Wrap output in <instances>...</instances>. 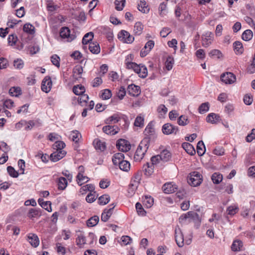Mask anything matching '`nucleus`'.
<instances>
[{
    "label": "nucleus",
    "instance_id": "nucleus-1",
    "mask_svg": "<svg viewBox=\"0 0 255 255\" xmlns=\"http://www.w3.org/2000/svg\"><path fill=\"white\" fill-rule=\"evenodd\" d=\"M150 138L146 137L140 142L134 155L135 161H140L144 157L149 145Z\"/></svg>",
    "mask_w": 255,
    "mask_h": 255
},
{
    "label": "nucleus",
    "instance_id": "nucleus-2",
    "mask_svg": "<svg viewBox=\"0 0 255 255\" xmlns=\"http://www.w3.org/2000/svg\"><path fill=\"white\" fill-rule=\"evenodd\" d=\"M188 183L192 186H198L202 183V176L197 171H193L190 173V176L188 177Z\"/></svg>",
    "mask_w": 255,
    "mask_h": 255
},
{
    "label": "nucleus",
    "instance_id": "nucleus-3",
    "mask_svg": "<svg viewBox=\"0 0 255 255\" xmlns=\"http://www.w3.org/2000/svg\"><path fill=\"white\" fill-rule=\"evenodd\" d=\"M118 38L124 43L130 44L134 40V37L127 31L125 30H121L118 34Z\"/></svg>",
    "mask_w": 255,
    "mask_h": 255
},
{
    "label": "nucleus",
    "instance_id": "nucleus-4",
    "mask_svg": "<svg viewBox=\"0 0 255 255\" xmlns=\"http://www.w3.org/2000/svg\"><path fill=\"white\" fill-rule=\"evenodd\" d=\"M162 131L164 134H176L179 131L178 127L174 126L170 123H166L163 125L162 127Z\"/></svg>",
    "mask_w": 255,
    "mask_h": 255
},
{
    "label": "nucleus",
    "instance_id": "nucleus-5",
    "mask_svg": "<svg viewBox=\"0 0 255 255\" xmlns=\"http://www.w3.org/2000/svg\"><path fill=\"white\" fill-rule=\"evenodd\" d=\"M221 80L226 84H232L236 82V77L231 72H227L221 75Z\"/></svg>",
    "mask_w": 255,
    "mask_h": 255
},
{
    "label": "nucleus",
    "instance_id": "nucleus-6",
    "mask_svg": "<svg viewBox=\"0 0 255 255\" xmlns=\"http://www.w3.org/2000/svg\"><path fill=\"white\" fill-rule=\"evenodd\" d=\"M213 34L211 32L207 31L202 36V46L205 47H208L213 41Z\"/></svg>",
    "mask_w": 255,
    "mask_h": 255
},
{
    "label": "nucleus",
    "instance_id": "nucleus-7",
    "mask_svg": "<svg viewBox=\"0 0 255 255\" xmlns=\"http://www.w3.org/2000/svg\"><path fill=\"white\" fill-rule=\"evenodd\" d=\"M52 82L50 77L46 76L42 80L41 83V90L46 93H48L52 87Z\"/></svg>",
    "mask_w": 255,
    "mask_h": 255
},
{
    "label": "nucleus",
    "instance_id": "nucleus-8",
    "mask_svg": "<svg viewBox=\"0 0 255 255\" xmlns=\"http://www.w3.org/2000/svg\"><path fill=\"white\" fill-rule=\"evenodd\" d=\"M162 189L165 193L171 194L177 191V186L173 182H168L162 186Z\"/></svg>",
    "mask_w": 255,
    "mask_h": 255
},
{
    "label": "nucleus",
    "instance_id": "nucleus-9",
    "mask_svg": "<svg viewBox=\"0 0 255 255\" xmlns=\"http://www.w3.org/2000/svg\"><path fill=\"white\" fill-rule=\"evenodd\" d=\"M117 146L120 151L127 152L130 149V145L128 143L127 140L124 139H120L117 143Z\"/></svg>",
    "mask_w": 255,
    "mask_h": 255
},
{
    "label": "nucleus",
    "instance_id": "nucleus-10",
    "mask_svg": "<svg viewBox=\"0 0 255 255\" xmlns=\"http://www.w3.org/2000/svg\"><path fill=\"white\" fill-rule=\"evenodd\" d=\"M154 46V42L153 40L148 41L145 44L144 47L141 50L140 56L141 57L146 56Z\"/></svg>",
    "mask_w": 255,
    "mask_h": 255
},
{
    "label": "nucleus",
    "instance_id": "nucleus-11",
    "mask_svg": "<svg viewBox=\"0 0 255 255\" xmlns=\"http://www.w3.org/2000/svg\"><path fill=\"white\" fill-rule=\"evenodd\" d=\"M60 35L62 38H67L68 41H71L75 38L74 35H70V29L67 27H63L61 28Z\"/></svg>",
    "mask_w": 255,
    "mask_h": 255
},
{
    "label": "nucleus",
    "instance_id": "nucleus-12",
    "mask_svg": "<svg viewBox=\"0 0 255 255\" xmlns=\"http://www.w3.org/2000/svg\"><path fill=\"white\" fill-rule=\"evenodd\" d=\"M103 131L107 134L115 135L120 131V128L117 126L108 125L103 127Z\"/></svg>",
    "mask_w": 255,
    "mask_h": 255
},
{
    "label": "nucleus",
    "instance_id": "nucleus-13",
    "mask_svg": "<svg viewBox=\"0 0 255 255\" xmlns=\"http://www.w3.org/2000/svg\"><path fill=\"white\" fill-rule=\"evenodd\" d=\"M192 213H196L193 211H189L186 214H183L181 215L179 218V221L181 223H184L186 221H187V223L193 222V218H192V216H194V215L192 214Z\"/></svg>",
    "mask_w": 255,
    "mask_h": 255
},
{
    "label": "nucleus",
    "instance_id": "nucleus-14",
    "mask_svg": "<svg viewBox=\"0 0 255 255\" xmlns=\"http://www.w3.org/2000/svg\"><path fill=\"white\" fill-rule=\"evenodd\" d=\"M128 55L126 59V64L127 68L129 69H132L135 73H138L140 71V68L142 64L137 65L134 62H130L129 61V58Z\"/></svg>",
    "mask_w": 255,
    "mask_h": 255
},
{
    "label": "nucleus",
    "instance_id": "nucleus-15",
    "mask_svg": "<svg viewBox=\"0 0 255 255\" xmlns=\"http://www.w3.org/2000/svg\"><path fill=\"white\" fill-rule=\"evenodd\" d=\"M128 93L133 97L138 96L140 93V88L134 84L129 85L127 88Z\"/></svg>",
    "mask_w": 255,
    "mask_h": 255
},
{
    "label": "nucleus",
    "instance_id": "nucleus-16",
    "mask_svg": "<svg viewBox=\"0 0 255 255\" xmlns=\"http://www.w3.org/2000/svg\"><path fill=\"white\" fill-rule=\"evenodd\" d=\"M175 239L179 247H182L184 246L183 235L180 229L175 230Z\"/></svg>",
    "mask_w": 255,
    "mask_h": 255
},
{
    "label": "nucleus",
    "instance_id": "nucleus-17",
    "mask_svg": "<svg viewBox=\"0 0 255 255\" xmlns=\"http://www.w3.org/2000/svg\"><path fill=\"white\" fill-rule=\"evenodd\" d=\"M66 154L65 150L55 151L51 154L50 158L51 161L56 162L64 157Z\"/></svg>",
    "mask_w": 255,
    "mask_h": 255
},
{
    "label": "nucleus",
    "instance_id": "nucleus-18",
    "mask_svg": "<svg viewBox=\"0 0 255 255\" xmlns=\"http://www.w3.org/2000/svg\"><path fill=\"white\" fill-rule=\"evenodd\" d=\"M27 241L34 247H37L39 244V240L36 234L30 233L27 236Z\"/></svg>",
    "mask_w": 255,
    "mask_h": 255
},
{
    "label": "nucleus",
    "instance_id": "nucleus-19",
    "mask_svg": "<svg viewBox=\"0 0 255 255\" xmlns=\"http://www.w3.org/2000/svg\"><path fill=\"white\" fill-rule=\"evenodd\" d=\"M141 172H137L135 173L134 176V179L132 181V183L130 184V188H129V190L131 189V187H137L138 184L139 183L141 179ZM135 189V187H134L131 192V194L133 193V191Z\"/></svg>",
    "mask_w": 255,
    "mask_h": 255
},
{
    "label": "nucleus",
    "instance_id": "nucleus-20",
    "mask_svg": "<svg viewBox=\"0 0 255 255\" xmlns=\"http://www.w3.org/2000/svg\"><path fill=\"white\" fill-rule=\"evenodd\" d=\"M27 216L29 218L32 220L34 218H38L41 216V210L40 209L31 208L28 211Z\"/></svg>",
    "mask_w": 255,
    "mask_h": 255
},
{
    "label": "nucleus",
    "instance_id": "nucleus-21",
    "mask_svg": "<svg viewBox=\"0 0 255 255\" xmlns=\"http://www.w3.org/2000/svg\"><path fill=\"white\" fill-rule=\"evenodd\" d=\"M124 159V154L123 153L118 152L114 154L112 158V161L114 165H119Z\"/></svg>",
    "mask_w": 255,
    "mask_h": 255
},
{
    "label": "nucleus",
    "instance_id": "nucleus-22",
    "mask_svg": "<svg viewBox=\"0 0 255 255\" xmlns=\"http://www.w3.org/2000/svg\"><path fill=\"white\" fill-rule=\"evenodd\" d=\"M159 155L161 161L163 162L169 161L171 158V153L166 149L162 150Z\"/></svg>",
    "mask_w": 255,
    "mask_h": 255
},
{
    "label": "nucleus",
    "instance_id": "nucleus-23",
    "mask_svg": "<svg viewBox=\"0 0 255 255\" xmlns=\"http://www.w3.org/2000/svg\"><path fill=\"white\" fill-rule=\"evenodd\" d=\"M235 52L237 55H241L244 52L243 44L239 41H236L233 43Z\"/></svg>",
    "mask_w": 255,
    "mask_h": 255
},
{
    "label": "nucleus",
    "instance_id": "nucleus-24",
    "mask_svg": "<svg viewBox=\"0 0 255 255\" xmlns=\"http://www.w3.org/2000/svg\"><path fill=\"white\" fill-rule=\"evenodd\" d=\"M221 120L219 115L215 113H210L206 118V121L212 124H215Z\"/></svg>",
    "mask_w": 255,
    "mask_h": 255
},
{
    "label": "nucleus",
    "instance_id": "nucleus-25",
    "mask_svg": "<svg viewBox=\"0 0 255 255\" xmlns=\"http://www.w3.org/2000/svg\"><path fill=\"white\" fill-rule=\"evenodd\" d=\"M182 147L190 155H194L196 153L193 146L188 142H183Z\"/></svg>",
    "mask_w": 255,
    "mask_h": 255
},
{
    "label": "nucleus",
    "instance_id": "nucleus-26",
    "mask_svg": "<svg viewBox=\"0 0 255 255\" xmlns=\"http://www.w3.org/2000/svg\"><path fill=\"white\" fill-rule=\"evenodd\" d=\"M243 247V243L239 240H235L232 246L231 249L234 252H239L242 250Z\"/></svg>",
    "mask_w": 255,
    "mask_h": 255
},
{
    "label": "nucleus",
    "instance_id": "nucleus-27",
    "mask_svg": "<svg viewBox=\"0 0 255 255\" xmlns=\"http://www.w3.org/2000/svg\"><path fill=\"white\" fill-rule=\"evenodd\" d=\"M137 8L139 11L144 13H147L149 11V8L144 0L140 1V3L138 4Z\"/></svg>",
    "mask_w": 255,
    "mask_h": 255
},
{
    "label": "nucleus",
    "instance_id": "nucleus-28",
    "mask_svg": "<svg viewBox=\"0 0 255 255\" xmlns=\"http://www.w3.org/2000/svg\"><path fill=\"white\" fill-rule=\"evenodd\" d=\"M95 145V147L96 149L100 150V151H104L106 148V143L104 141H102L99 139H95L93 141Z\"/></svg>",
    "mask_w": 255,
    "mask_h": 255
},
{
    "label": "nucleus",
    "instance_id": "nucleus-29",
    "mask_svg": "<svg viewBox=\"0 0 255 255\" xmlns=\"http://www.w3.org/2000/svg\"><path fill=\"white\" fill-rule=\"evenodd\" d=\"M67 181L65 177H59L57 181L58 188L59 190H63L67 186Z\"/></svg>",
    "mask_w": 255,
    "mask_h": 255
},
{
    "label": "nucleus",
    "instance_id": "nucleus-30",
    "mask_svg": "<svg viewBox=\"0 0 255 255\" xmlns=\"http://www.w3.org/2000/svg\"><path fill=\"white\" fill-rule=\"evenodd\" d=\"M88 47L89 50L93 54H97L100 52V47L97 43H90Z\"/></svg>",
    "mask_w": 255,
    "mask_h": 255
},
{
    "label": "nucleus",
    "instance_id": "nucleus-31",
    "mask_svg": "<svg viewBox=\"0 0 255 255\" xmlns=\"http://www.w3.org/2000/svg\"><path fill=\"white\" fill-rule=\"evenodd\" d=\"M73 92L76 95H81L85 92V88L82 85H77L73 88Z\"/></svg>",
    "mask_w": 255,
    "mask_h": 255
},
{
    "label": "nucleus",
    "instance_id": "nucleus-32",
    "mask_svg": "<svg viewBox=\"0 0 255 255\" xmlns=\"http://www.w3.org/2000/svg\"><path fill=\"white\" fill-rule=\"evenodd\" d=\"M76 244L80 248H82L86 244V238L82 232L78 235L76 239Z\"/></svg>",
    "mask_w": 255,
    "mask_h": 255
},
{
    "label": "nucleus",
    "instance_id": "nucleus-33",
    "mask_svg": "<svg viewBox=\"0 0 255 255\" xmlns=\"http://www.w3.org/2000/svg\"><path fill=\"white\" fill-rule=\"evenodd\" d=\"M206 149L202 140L199 141L197 145V151L199 156H202L205 152Z\"/></svg>",
    "mask_w": 255,
    "mask_h": 255
},
{
    "label": "nucleus",
    "instance_id": "nucleus-34",
    "mask_svg": "<svg viewBox=\"0 0 255 255\" xmlns=\"http://www.w3.org/2000/svg\"><path fill=\"white\" fill-rule=\"evenodd\" d=\"M23 30L27 33L32 35L35 33V27L31 24L27 23L23 25Z\"/></svg>",
    "mask_w": 255,
    "mask_h": 255
},
{
    "label": "nucleus",
    "instance_id": "nucleus-35",
    "mask_svg": "<svg viewBox=\"0 0 255 255\" xmlns=\"http://www.w3.org/2000/svg\"><path fill=\"white\" fill-rule=\"evenodd\" d=\"M89 180V178L84 175L78 174L76 176V180L79 186H82L83 184L87 183Z\"/></svg>",
    "mask_w": 255,
    "mask_h": 255
},
{
    "label": "nucleus",
    "instance_id": "nucleus-36",
    "mask_svg": "<svg viewBox=\"0 0 255 255\" xmlns=\"http://www.w3.org/2000/svg\"><path fill=\"white\" fill-rule=\"evenodd\" d=\"M99 221V218L98 216H94L90 218L87 221V225L88 227H94L95 226Z\"/></svg>",
    "mask_w": 255,
    "mask_h": 255
},
{
    "label": "nucleus",
    "instance_id": "nucleus-37",
    "mask_svg": "<svg viewBox=\"0 0 255 255\" xmlns=\"http://www.w3.org/2000/svg\"><path fill=\"white\" fill-rule=\"evenodd\" d=\"M143 29V24L140 22H137L135 23L134 26V33L137 35H139L141 34Z\"/></svg>",
    "mask_w": 255,
    "mask_h": 255
},
{
    "label": "nucleus",
    "instance_id": "nucleus-38",
    "mask_svg": "<svg viewBox=\"0 0 255 255\" xmlns=\"http://www.w3.org/2000/svg\"><path fill=\"white\" fill-rule=\"evenodd\" d=\"M94 37V33L92 32H90L86 33L82 39V43L83 45H86L87 43H90Z\"/></svg>",
    "mask_w": 255,
    "mask_h": 255
},
{
    "label": "nucleus",
    "instance_id": "nucleus-39",
    "mask_svg": "<svg viewBox=\"0 0 255 255\" xmlns=\"http://www.w3.org/2000/svg\"><path fill=\"white\" fill-rule=\"evenodd\" d=\"M253 33L251 30L247 29L242 34V38L245 41H249L253 38Z\"/></svg>",
    "mask_w": 255,
    "mask_h": 255
},
{
    "label": "nucleus",
    "instance_id": "nucleus-40",
    "mask_svg": "<svg viewBox=\"0 0 255 255\" xmlns=\"http://www.w3.org/2000/svg\"><path fill=\"white\" fill-rule=\"evenodd\" d=\"M121 120V118L117 114H114L112 116L109 117L107 120L106 123L107 124H111L113 123L116 124Z\"/></svg>",
    "mask_w": 255,
    "mask_h": 255
},
{
    "label": "nucleus",
    "instance_id": "nucleus-41",
    "mask_svg": "<svg viewBox=\"0 0 255 255\" xmlns=\"http://www.w3.org/2000/svg\"><path fill=\"white\" fill-rule=\"evenodd\" d=\"M211 178L213 183L217 184L222 181L223 176L219 173L215 172L213 174Z\"/></svg>",
    "mask_w": 255,
    "mask_h": 255
},
{
    "label": "nucleus",
    "instance_id": "nucleus-42",
    "mask_svg": "<svg viewBox=\"0 0 255 255\" xmlns=\"http://www.w3.org/2000/svg\"><path fill=\"white\" fill-rule=\"evenodd\" d=\"M65 144L63 141H57L53 145V148L56 151L64 150L63 149L65 147Z\"/></svg>",
    "mask_w": 255,
    "mask_h": 255
},
{
    "label": "nucleus",
    "instance_id": "nucleus-43",
    "mask_svg": "<svg viewBox=\"0 0 255 255\" xmlns=\"http://www.w3.org/2000/svg\"><path fill=\"white\" fill-rule=\"evenodd\" d=\"M110 200V197L109 195L105 194L100 196L98 199V203L100 205H106Z\"/></svg>",
    "mask_w": 255,
    "mask_h": 255
},
{
    "label": "nucleus",
    "instance_id": "nucleus-44",
    "mask_svg": "<svg viewBox=\"0 0 255 255\" xmlns=\"http://www.w3.org/2000/svg\"><path fill=\"white\" fill-rule=\"evenodd\" d=\"M143 204L147 208H150L153 204L154 200L151 196H145L143 200Z\"/></svg>",
    "mask_w": 255,
    "mask_h": 255
},
{
    "label": "nucleus",
    "instance_id": "nucleus-45",
    "mask_svg": "<svg viewBox=\"0 0 255 255\" xmlns=\"http://www.w3.org/2000/svg\"><path fill=\"white\" fill-rule=\"evenodd\" d=\"M177 123L179 126H185L188 124L189 121L186 116L181 115L178 118Z\"/></svg>",
    "mask_w": 255,
    "mask_h": 255
},
{
    "label": "nucleus",
    "instance_id": "nucleus-46",
    "mask_svg": "<svg viewBox=\"0 0 255 255\" xmlns=\"http://www.w3.org/2000/svg\"><path fill=\"white\" fill-rule=\"evenodd\" d=\"M210 104L208 102L202 103L199 107L198 110L200 114H204L209 110Z\"/></svg>",
    "mask_w": 255,
    "mask_h": 255
},
{
    "label": "nucleus",
    "instance_id": "nucleus-47",
    "mask_svg": "<svg viewBox=\"0 0 255 255\" xmlns=\"http://www.w3.org/2000/svg\"><path fill=\"white\" fill-rule=\"evenodd\" d=\"M152 165H149V163H147L145 165L143 166V170L144 172V174L146 175H150L153 172V169L152 168Z\"/></svg>",
    "mask_w": 255,
    "mask_h": 255
},
{
    "label": "nucleus",
    "instance_id": "nucleus-48",
    "mask_svg": "<svg viewBox=\"0 0 255 255\" xmlns=\"http://www.w3.org/2000/svg\"><path fill=\"white\" fill-rule=\"evenodd\" d=\"M130 163L127 160L123 161L119 165V168L123 171H128L130 168Z\"/></svg>",
    "mask_w": 255,
    "mask_h": 255
},
{
    "label": "nucleus",
    "instance_id": "nucleus-49",
    "mask_svg": "<svg viewBox=\"0 0 255 255\" xmlns=\"http://www.w3.org/2000/svg\"><path fill=\"white\" fill-rule=\"evenodd\" d=\"M125 3L126 0H115L116 9L119 11L123 10L125 5Z\"/></svg>",
    "mask_w": 255,
    "mask_h": 255
},
{
    "label": "nucleus",
    "instance_id": "nucleus-50",
    "mask_svg": "<svg viewBox=\"0 0 255 255\" xmlns=\"http://www.w3.org/2000/svg\"><path fill=\"white\" fill-rule=\"evenodd\" d=\"M71 137L73 141L75 143L78 142L80 137H81V135L80 133L78 130H73L71 133Z\"/></svg>",
    "mask_w": 255,
    "mask_h": 255
},
{
    "label": "nucleus",
    "instance_id": "nucleus-51",
    "mask_svg": "<svg viewBox=\"0 0 255 255\" xmlns=\"http://www.w3.org/2000/svg\"><path fill=\"white\" fill-rule=\"evenodd\" d=\"M192 214L194 215V216H192V218H193V222L195 224V227L196 228H198L201 224V219L199 216V215L196 213H192Z\"/></svg>",
    "mask_w": 255,
    "mask_h": 255
},
{
    "label": "nucleus",
    "instance_id": "nucleus-52",
    "mask_svg": "<svg viewBox=\"0 0 255 255\" xmlns=\"http://www.w3.org/2000/svg\"><path fill=\"white\" fill-rule=\"evenodd\" d=\"M144 124V118L143 117L138 116L134 121V125L135 127H142Z\"/></svg>",
    "mask_w": 255,
    "mask_h": 255
},
{
    "label": "nucleus",
    "instance_id": "nucleus-53",
    "mask_svg": "<svg viewBox=\"0 0 255 255\" xmlns=\"http://www.w3.org/2000/svg\"><path fill=\"white\" fill-rule=\"evenodd\" d=\"M97 197L96 192L93 193L90 192L86 197V200L87 202L91 203L94 202Z\"/></svg>",
    "mask_w": 255,
    "mask_h": 255
},
{
    "label": "nucleus",
    "instance_id": "nucleus-54",
    "mask_svg": "<svg viewBox=\"0 0 255 255\" xmlns=\"http://www.w3.org/2000/svg\"><path fill=\"white\" fill-rule=\"evenodd\" d=\"M173 63H174L173 58L170 56H168L166 60L165 61V63L166 69L168 71L170 70L172 68Z\"/></svg>",
    "mask_w": 255,
    "mask_h": 255
},
{
    "label": "nucleus",
    "instance_id": "nucleus-55",
    "mask_svg": "<svg viewBox=\"0 0 255 255\" xmlns=\"http://www.w3.org/2000/svg\"><path fill=\"white\" fill-rule=\"evenodd\" d=\"M144 132L145 134L146 135H152L153 134L154 132V129L151 123H150L148 124Z\"/></svg>",
    "mask_w": 255,
    "mask_h": 255
},
{
    "label": "nucleus",
    "instance_id": "nucleus-56",
    "mask_svg": "<svg viewBox=\"0 0 255 255\" xmlns=\"http://www.w3.org/2000/svg\"><path fill=\"white\" fill-rule=\"evenodd\" d=\"M138 74L140 78H145L147 76V69L144 65H141L140 71H139Z\"/></svg>",
    "mask_w": 255,
    "mask_h": 255
},
{
    "label": "nucleus",
    "instance_id": "nucleus-57",
    "mask_svg": "<svg viewBox=\"0 0 255 255\" xmlns=\"http://www.w3.org/2000/svg\"><path fill=\"white\" fill-rule=\"evenodd\" d=\"M238 211L239 208L238 206L235 205L229 206L227 210L228 214L232 216L236 214L238 212Z\"/></svg>",
    "mask_w": 255,
    "mask_h": 255
},
{
    "label": "nucleus",
    "instance_id": "nucleus-58",
    "mask_svg": "<svg viewBox=\"0 0 255 255\" xmlns=\"http://www.w3.org/2000/svg\"><path fill=\"white\" fill-rule=\"evenodd\" d=\"M21 90L19 87H12L9 90V93L11 96H17L21 94Z\"/></svg>",
    "mask_w": 255,
    "mask_h": 255
},
{
    "label": "nucleus",
    "instance_id": "nucleus-59",
    "mask_svg": "<svg viewBox=\"0 0 255 255\" xmlns=\"http://www.w3.org/2000/svg\"><path fill=\"white\" fill-rule=\"evenodd\" d=\"M101 97L104 100L109 99L112 97L111 91L109 89H105L102 91Z\"/></svg>",
    "mask_w": 255,
    "mask_h": 255
},
{
    "label": "nucleus",
    "instance_id": "nucleus-60",
    "mask_svg": "<svg viewBox=\"0 0 255 255\" xmlns=\"http://www.w3.org/2000/svg\"><path fill=\"white\" fill-rule=\"evenodd\" d=\"M7 172L9 174V175L12 177H14V178H16V177H17L18 176V172L15 171V170L14 169V168L11 166H9L7 167Z\"/></svg>",
    "mask_w": 255,
    "mask_h": 255
},
{
    "label": "nucleus",
    "instance_id": "nucleus-61",
    "mask_svg": "<svg viewBox=\"0 0 255 255\" xmlns=\"http://www.w3.org/2000/svg\"><path fill=\"white\" fill-rule=\"evenodd\" d=\"M135 208L138 215L141 216L145 215L146 212L143 208L142 206L140 203L138 202L136 203L135 204Z\"/></svg>",
    "mask_w": 255,
    "mask_h": 255
},
{
    "label": "nucleus",
    "instance_id": "nucleus-62",
    "mask_svg": "<svg viewBox=\"0 0 255 255\" xmlns=\"http://www.w3.org/2000/svg\"><path fill=\"white\" fill-rule=\"evenodd\" d=\"M51 61L53 65L59 68L60 67V58L55 54L51 57Z\"/></svg>",
    "mask_w": 255,
    "mask_h": 255
},
{
    "label": "nucleus",
    "instance_id": "nucleus-63",
    "mask_svg": "<svg viewBox=\"0 0 255 255\" xmlns=\"http://www.w3.org/2000/svg\"><path fill=\"white\" fill-rule=\"evenodd\" d=\"M247 71L248 73L251 74L255 73V61L251 60V63L248 66Z\"/></svg>",
    "mask_w": 255,
    "mask_h": 255
},
{
    "label": "nucleus",
    "instance_id": "nucleus-64",
    "mask_svg": "<svg viewBox=\"0 0 255 255\" xmlns=\"http://www.w3.org/2000/svg\"><path fill=\"white\" fill-rule=\"evenodd\" d=\"M254 139H255V128H253L251 132L246 136V140L248 142H252Z\"/></svg>",
    "mask_w": 255,
    "mask_h": 255
}]
</instances>
